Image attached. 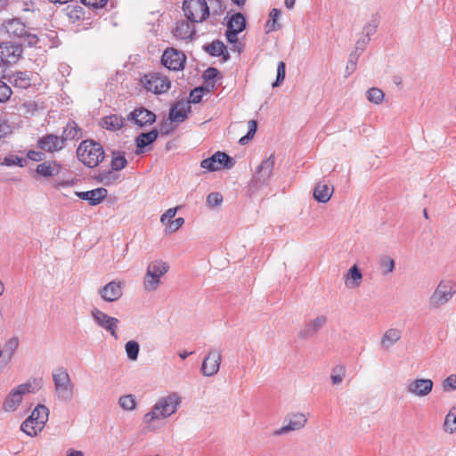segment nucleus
Here are the masks:
<instances>
[{"label": "nucleus", "instance_id": "f8f14e48", "mask_svg": "<svg viewBox=\"0 0 456 456\" xmlns=\"http://www.w3.org/2000/svg\"><path fill=\"white\" fill-rule=\"evenodd\" d=\"M22 53V47L12 42L0 44V67L15 63Z\"/></svg>", "mask_w": 456, "mask_h": 456}, {"label": "nucleus", "instance_id": "8fccbe9b", "mask_svg": "<svg viewBox=\"0 0 456 456\" xmlns=\"http://www.w3.org/2000/svg\"><path fill=\"white\" fill-rule=\"evenodd\" d=\"M208 2L212 5L214 15H220L226 9V5L223 0H208Z\"/></svg>", "mask_w": 456, "mask_h": 456}, {"label": "nucleus", "instance_id": "4d7b16f0", "mask_svg": "<svg viewBox=\"0 0 456 456\" xmlns=\"http://www.w3.org/2000/svg\"><path fill=\"white\" fill-rule=\"evenodd\" d=\"M25 43L28 44V46H36L39 41V38L37 35L32 34L26 30V35H24L23 38Z\"/></svg>", "mask_w": 456, "mask_h": 456}, {"label": "nucleus", "instance_id": "7c9ffc66", "mask_svg": "<svg viewBox=\"0 0 456 456\" xmlns=\"http://www.w3.org/2000/svg\"><path fill=\"white\" fill-rule=\"evenodd\" d=\"M9 81L13 86L21 89H27L31 86V78L26 71H17L13 73L10 76Z\"/></svg>", "mask_w": 456, "mask_h": 456}, {"label": "nucleus", "instance_id": "c03bdc74", "mask_svg": "<svg viewBox=\"0 0 456 456\" xmlns=\"http://www.w3.org/2000/svg\"><path fill=\"white\" fill-rule=\"evenodd\" d=\"M28 161L26 159L16 156V155H11L8 157H5L4 159V161L1 163L4 166L11 167L13 165H16L18 167H23L27 165Z\"/></svg>", "mask_w": 456, "mask_h": 456}, {"label": "nucleus", "instance_id": "4be33fe9", "mask_svg": "<svg viewBox=\"0 0 456 456\" xmlns=\"http://www.w3.org/2000/svg\"><path fill=\"white\" fill-rule=\"evenodd\" d=\"M75 194L79 199L88 201L91 206H97L108 196V191L100 187L87 191H76Z\"/></svg>", "mask_w": 456, "mask_h": 456}, {"label": "nucleus", "instance_id": "13d9d810", "mask_svg": "<svg viewBox=\"0 0 456 456\" xmlns=\"http://www.w3.org/2000/svg\"><path fill=\"white\" fill-rule=\"evenodd\" d=\"M27 158L32 161L39 162L45 159V154L42 151L31 150L27 152Z\"/></svg>", "mask_w": 456, "mask_h": 456}, {"label": "nucleus", "instance_id": "39448f33", "mask_svg": "<svg viewBox=\"0 0 456 456\" xmlns=\"http://www.w3.org/2000/svg\"><path fill=\"white\" fill-rule=\"evenodd\" d=\"M169 265L162 260L151 261L146 270L143 278V289L147 292L155 291L159 284L160 278L168 272Z\"/></svg>", "mask_w": 456, "mask_h": 456}, {"label": "nucleus", "instance_id": "37998d69", "mask_svg": "<svg viewBox=\"0 0 456 456\" xmlns=\"http://www.w3.org/2000/svg\"><path fill=\"white\" fill-rule=\"evenodd\" d=\"M395 260L388 256H382L379 259V266L384 274L392 273L395 269Z\"/></svg>", "mask_w": 456, "mask_h": 456}, {"label": "nucleus", "instance_id": "603ef678", "mask_svg": "<svg viewBox=\"0 0 456 456\" xmlns=\"http://www.w3.org/2000/svg\"><path fill=\"white\" fill-rule=\"evenodd\" d=\"M179 208V207H175V208H168L160 217V222L163 224H169L170 221H172V218H174L176 215V212H177V209Z\"/></svg>", "mask_w": 456, "mask_h": 456}, {"label": "nucleus", "instance_id": "58836bf2", "mask_svg": "<svg viewBox=\"0 0 456 456\" xmlns=\"http://www.w3.org/2000/svg\"><path fill=\"white\" fill-rule=\"evenodd\" d=\"M97 182L102 183L105 185H110L113 183L117 179L118 175L113 173V170H103L99 172V174L95 176Z\"/></svg>", "mask_w": 456, "mask_h": 456}, {"label": "nucleus", "instance_id": "dca6fc26", "mask_svg": "<svg viewBox=\"0 0 456 456\" xmlns=\"http://www.w3.org/2000/svg\"><path fill=\"white\" fill-rule=\"evenodd\" d=\"M172 33L177 39L184 41H193L196 39V28L194 23H191L188 20H177L175 28L172 29Z\"/></svg>", "mask_w": 456, "mask_h": 456}, {"label": "nucleus", "instance_id": "cd10ccee", "mask_svg": "<svg viewBox=\"0 0 456 456\" xmlns=\"http://www.w3.org/2000/svg\"><path fill=\"white\" fill-rule=\"evenodd\" d=\"M159 136V131L157 129H152L150 132L147 133H141L136 138H135V143H136V153H142L143 152V149L146 146L151 145L153 143Z\"/></svg>", "mask_w": 456, "mask_h": 456}, {"label": "nucleus", "instance_id": "9d476101", "mask_svg": "<svg viewBox=\"0 0 456 456\" xmlns=\"http://www.w3.org/2000/svg\"><path fill=\"white\" fill-rule=\"evenodd\" d=\"M275 165V158L273 155H270L268 158L264 159L261 164L257 167L252 180L251 185L259 188L268 184V181L273 173Z\"/></svg>", "mask_w": 456, "mask_h": 456}, {"label": "nucleus", "instance_id": "5701e85b", "mask_svg": "<svg viewBox=\"0 0 456 456\" xmlns=\"http://www.w3.org/2000/svg\"><path fill=\"white\" fill-rule=\"evenodd\" d=\"M62 169V166L57 161H44L38 164L35 173L44 178H50L58 175Z\"/></svg>", "mask_w": 456, "mask_h": 456}, {"label": "nucleus", "instance_id": "f257e3e1", "mask_svg": "<svg viewBox=\"0 0 456 456\" xmlns=\"http://www.w3.org/2000/svg\"><path fill=\"white\" fill-rule=\"evenodd\" d=\"M77 159L89 168L96 167L104 159L102 145L93 139L82 141L77 149Z\"/></svg>", "mask_w": 456, "mask_h": 456}, {"label": "nucleus", "instance_id": "a211bd4d", "mask_svg": "<svg viewBox=\"0 0 456 456\" xmlns=\"http://www.w3.org/2000/svg\"><path fill=\"white\" fill-rule=\"evenodd\" d=\"M124 283L119 281H112L99 289V295L105 302H115L123 295Z\"/></svg>", "mask_w": 456, "mask_h": 456}, {"label": "nucleus", "instance_id": "f03ea898", "mask_svg": "<svg viewBox=\"0 0 456 456\" xmlns=\"http://www.w3.org/2000/svg\"><path fill=\"white\" fill-rule=\"evenodd\" d=\"M180 403V398L175 394L159 398L151 411L143 416V421L151 423L155 419H166L171 416L176 411Z\"/></svg>", "mask_w": 456, "mask_h": 456}, {"label": "nucleus", "instance_id": "a18cd8bd", "mask_svg": "<svg viewBox=\"0 0 456 456\" xmlns=\"http://www.w3.org/2000/svg\"><path fill=\"white\" fill-rule=\"evenodd\" d=\"M219 70L216 68L209 67L202 74V77L208 86H215V78L218 76Z\"/></svg>", "mask_w": 456, "mask_h": 456}, {"label": "nucleus", "instance_id": "e2e57ef3", "mask_svg": "<svg viewBox=\"0 0 456 456\" xmlns=\"http://www.w3.org/2000/svg\"><path fill=\"white\" fill-rule=\"evenodd\" d=\"M15 388L20 392L21 396L28 393H35L36 391L34 388H32V385L29 382L20 384Z\"/></svg>", "mask_w": 456, "mask_h": 456}, {"label": "nucleus", "instance_id": "c85d7f7f", "mask_svg": "<svg viewBox=\"0 0 456 456\" xmlns=\"http://www.w3.org/2000/svg\"><path fill=\"white\" fill-rule=\"evenodd\" d=\"M21 402V395L16 388H13L6 396L3 403V410L6 412H12L16 411Z\"/></svg>", "mask_w": 456, "mask_h": 456}, {"label": "nucleus", "instance_id": "393cba45", "mask_svg": "<svg viewBox=\"0 0 456 456\" xmlns=\"http://www.w3.org/2000/svg\"><path fill=\"white\" fill-rule=\"evenodd\" d=\"M83 136V132L81 127L77 125V123L74 120H69L65 127H63L61 138L63 140L64 144L66 142L72 140H79Z\"/></svg>", "mask_w": 456, "mask_h": 456}, {"label": "nucleus", "instance_id": "e433bc0d", "mask_svg": "<svg viewBox=\"0 0 456 456\" xmlns=\"http://www.w3.org/2000/svg\"><path fill=\"white\" fill-rule=\"evenodd\" d=\"M281 15L279 9L273 8L269 14L270 19L266 22L267 33L275 31L281 28V24L278 23V19Z\"/></svg>", "mask_w": 456, "mask_h": 456}, {"label": "nucleus", "instance_id": "79ce46f5", "mask_svg": "<svg viewBox=\"0 0 456 456\" xmlns=\"http://www.w3.org/2000/svg\"><path fill=\"white\" fill-rule=\"evenodd\" d=\"M366 95L368 101L375 104L380 103L384 98L383 91L378 87L370 88L367 91Z\"/></svg>", "mask_w": 456, "mask_h": 456}, {"label": "nucleus", "instance_id": "0e129e2a", "mask_svg": "<svg viewBox=\"0 0 456 456\" xmlns=\"http://www.w3.org/2000/svg\"><path fill=\"white\" fill-rule=\"evenodd\" d=\"M357 59H358V56L356 54L352 53L350 55V58H349V61H348V63H347L346 69L349 75L355 70Z\"/></svg>", "mask_w": 456, "mask_h": 456}, {"label": "nucleus", "instance_id": "72a5a7b5", "mask_svg": "<svg viewBox=\"0 0 456 456\" xmlns=\"http://www.w3.org/2000/svg\"><path fill=\"white\" fill-rule=\"evenodd\" d=\"M102 126L107 130H119L124 126V118L118 115H110L102 119Z\"/></svg>", "mask_w": 456, "mask_h": 456}, {"label": "nucleus", "instance_id": "338daca9", "mask_svg": "<svg viewBox=\"0 0 456 456\" xmlns=\"http://www.w3.org/2000/svg\"><path fill=\"white\" fill-rule=\"evenodd\" d=\"M377 24L376 23H368L363 28V32L365 34V37H370V35H373L377 30Z\"/></svg>", "mask_w": 456, "mask_h": 456}, {"label": "nucleus", "instance_id": "bf43d9fd", "mask_svg": "<svg viewBox=\"0 0 456 456\" xmlns=\"http://www.w3.org/2000/svg\"><path fill=\"white\" fill-rule=\"evenodd\" d=\"M241 31L236 30L235 28H228L225 31V37L230 44H235L238 42V34Z\"/></svg>", "mask_w": 456, "mask_h": 456}, {"label": "nucleus", "instance_id": "1a4fd4ad", "mask_svg": "<svg viewBox=\"0 0 456 456\" xmlns=\"http://www.w3.org/2000/svg\"><path fill=\"white\" fill-rule=\"evenodd\" d=\"M142 86L155 94H161L167 92L171 87V82L166 76L159 73H150L141 78Z\"/></svg>", "mask_w": 456, "mask_h": 456}, {"label": "nucleus", "instance_id": "0eeeda50", "mask_svg": "<svg viewBox=\"0 0 456 456\" xmlns=\"http://www.w3.org/2000/svg\"><path fill=\"white\" fill-rule=\"evenodd\" d=\"M456 293V284L451 281H441L428 299L431 308L436 309L445 305Z\"/></svg>", "mask_w": 456, "mask_h": 456}, {"label": "nucleus", "instance_id": "052dcab7", "mask_svg": "<svg viewBox=\"0 0 456 456\" xmlns=\"http://www.w3.org/2000/svg\"><path fill=\"white\" fill-rule=\"evenodd\" d=\"M85 5L91 6L94 8L103 7L108 0H80Z\"/></svg>", "mask_w": 456, "mask_h": 456}, {"label": "nucleus", "instance_id": "6e6d98bb", "mask_svg": "<svg viewBox=\"0 0 456 456\" xmlns=\"http://www.w3.org/2000/svg\"><path fill=\"white\" fill-rule=\"evenodd\" d=\"M443 387L445 391L456 389V375L452 374L443 381Z\"/></svg>", "mask_w": 456, "mask_h": 456}, {"label": "nucleus", "instance_id": "c9c22d12", "mask_svg": "<svg viewBox=\"0 0 456 456\" xmlns=\"http://www.w3.org/2000/svg\"><path fill=\"white\" fill-rule=\"evenodd\" d=\"M127 165L125 152L115 151L112 152V159L110 163L113 171H119L125 168Z\"/></svg>", "mask_w": 456, "mask_h": 456}, {"label": "nucleus", "instance_id": "473e14b6", "mask_svg": "<svg viewBox=\"0 0 456 456\" xmlns=\"http://www.w3.org/2000/svg\"><path fill=\"white\" fill-rule=\"evenodd\" d=\"M402 332L398 329L387 330L381 338V346L385 349L390 348L397 341L400 340Z\"/></svg>", "mask_w": 456, "mask_h": 456}, {"label": "nucleus", "instance_id": "de8ad7c7", "mask_svg": "<svg viewBox=\"0 0 456 456\" xmlns=\"http://www.w3.org/2000/svg\"><path fill=\"white\" fill-rule=\"evenodd\" d=\"M12 94V91L11 87L6 83L0 80V103L6 102Z\"/></svg>", "mask_w": 456, "mask_h": 456}, {"label": "nucleus", "instance_id": "4468645a", "mask_svg": "<svg viewBox=\"0 0 456 456\" xmlns=\"http://www.w3.org/2000/svg\"><path fill=\"white\" fill-rule=\"evenodd\" d=\"M307 421V418L304 413L296 412L286 415L283 426L274 431V436H281L290 431H296L303 428Z\"/></svg>", "mask_w": 456, "mask_h": 456}, {"label": "nucleus", "instance_id": "20e7f679", "mask_svg": "<svg viewBox=\"0 0 456 456\" xmlns=\"http://www.w3.org/2000/svg\"><path fill=\"white\" fill-rule=\"evenodd\" d=\"M49 409L44 404H37L31 414L22 422L21 431L33 437L40 432L48 420Z\"/></svg>", "mask_w": 456, "mask_h": 456}, {"label": "nucleus", "instance_id": "9b49d317", "mask_svg": "<svg viewBox=\"0 0 456 456\" xmlns=\"http://www.w3.org/2000/svg\"><path fill=\"white\" fill-rule=\"evenodd\" d=\"M161 62L170 70H183L186 62V55L183 51L168 47L163 52Z\"/></svg>", "mask_w": 456, "mask_h": 456}, {"label": "nucleus", "instance_id": "49530a36", "mask_svg": "<svg viewBox=\"0 0 456 456\" xmlns=\"http://www.w3.org/2000/svg\"><path fill=\"white\" fill-rule=\"evenodd\" d=\"M286 74V65L283 61H279L277 66L276 80L273 83V87L279 86L284 80Z\"/></svg>", "mask_w": 456, "mask_h": 456}, {"label": "nucleus", "instance_id": "6ab92c4d", "mask_svg": "<svg viewBox=\"0 0 456 456\" xmlns=\"http://www.w3.org/2000/svg\"><path fill=\"white\" fill-rule=\"evenodd\" d=\"M127 119L134 122L138 126L143 127L147 125H152L156 121V115L152 111L140 107L131 111Z\"/></svg>", "mask_w": 456, "mask_h": 456}, {"label": "nucleus", "instance_id": "aec40b11", "mask_svg": "<svg viewBox=\"0 0 456 456\" xmlns=\"http://www.w3.org/2000/svg\"><path fill=\"white\" fill-rule=\"evenodd\" d=\"M37 145L40 150L50 153L60 151L65 147L61 136L53 134H48L39 138Z\"/></svg>", "mask_w": 456, "mask_h": 456}, {"label": "nucleus", "instance_id": "412c9836", "mask_svg": "<svg viewBox=\"0 0 456 456\" xmlns=\"http://www.w3.org/2000/svg\"><path fill=\"white\" fill-rule=\"evenodd\" d=\"M434 383L430 379H416L407 386V392L423 397L431 393Z\"/></svg>", "mask_w": 456, "mask_h": 456}, {"label": "nucleus", "instance_id": "2eb2a0df", "mask_svg": "<svg viewBox=\"0 0 456 456\" xmlns=\"http://www.w3.org/2000/svg\"><path fill=\"white\" fill-rule=\"evenodd\" d=\"M222 356L219 351L210 349L202 362L201 373L205 377H213L220 369Z\"/></svg>", "mask_w": 456, "mask_h": 456}, {"label": "nucleus", "instance_id": "ea45409f", "mask_svg": "<svg viewBox=\"0 0 456 456\" xmlns=\"http://www.w3.org/2000/svg\"><path fill=\"white\" fill-rule=\"evenodd\" d=\"M119 406L126 411H132L136 406L135 397L133 395H122L118 399Z\"/></svg>", "mask_w": 456, "mask_h": 456}, {"label": "nucleus", "instance_id": "5fc2aeb1", "mask_svg": "<svg viewBox=\"0 0 456 456\" xmlns=\"http://www.w3.org/2000/svg\"><path fill=\"white\" fill-rule=\"evenodd\" d=\"M333 372H338V373L337 374H334V373L331 374L332 383L335 384V385L340 384L342 382V380H343V376H344V372H345L344 367L343 366H338V367H336L333 370Z\"/></svg>", "mask_w": 456, "mask_h": 456}, {"label": "nucleus", "instance_id": "3c124183", "mask_svg": "<svg viewBox=\"0 0 456 456\" xmlns=\"http://www.w3.org/2000/svg\"><path fill=\"white\" fill-rule=\"evenodd\" d=\"M203 87H195L193 90L191 91L190 94V101L189 103H199L202 100L203 96Z\"/></svg>", "mask_w": 456, "mask_h": 456}, {"label": "nucleus", "instance_id": "f704fd0d", "mask_svg": "<svg viewBox=\"0 0 456 456\" xmlns=\"http://www.w3.org/2000/svg\"><path fill=\"white\" fill-rule=\"evenodd\" d=\"M228 28H235L239 31H243L246 28V20L241 12H236L232 15L226 24Z\"/></svg>", "mask_w": 456, "mask_h": 456}, {"label": "nucleus", "instance_id": "c756f323", "mask_svg": "<svg viewBox=\"0 0 456 456\" xmlns=\"http://www.w3.org/2000/svg\"><path fill=\"white\" fill-rule=\"evenodd\" d=\"M333 188H330L328 184L320 182L314 189V198L321 203H326L331 198Z\"/></svg>", "mask_w": 456, "mask_h": 456}, {"label": "nucleus", "instance_id": "864d4df0", "mask_svg": "<svg viewBox=\"0 0 456 456\" xmlns=\"http://www.w3.org/2000/svg\"><path fill=\"white\" fill-rule=\"evenodd\" d=\"M19 346L18 338L12 337L4 345V351L9 353V357L12 355L14 351L17 349Z\"/></svg>", "mask_w": 456, "mask_h": 456}, {"label": "nucleus", "instance_id": "a878e982", "mask_svg": "<svg viewBox=\"0 0 456 456\" xmlns=\"http://www.w3.org/2000/svg\"><path fill=\"white\" fill-rule=\"evenodd\" d=\"M6 32L14 38H23L26 35V25L20 19L14 18L4 22Z\"/></svg>", "mask_w": 456, "mask_h": 456}, {"label": "nucleus", "instance_id": "423d86ee", "mask_svg": "<svg viewBox=\"0 0 456 456\" xmlns=\"http://www.w3.org/2000/svg\"><path fill=\"white\" fill-rule=\"evenodd\" d=\"M183 11L186 19L191 23L203 22L210 14L207 0H183Z\"/></svg>", "mask_w": 456, "mask_h": 456}, {"label": "nucleus", "instance_id": "680f3d73", "mask_svg": "<svg viewBox=\"0 0 456 456\" xmlns=\"http://www.w3.org/2000/svg\"><path fill=\"white\" fill-rule=\"evenodd\" d=\"M184 224V219L183 217H178L175 220H172L167 224V228L170 232L177 231L183 224Z\"/></svg>", "mask_w": 456, "mask_h": 456}, {"label": "nucleus", "instance_id": "ddd939ff", "mask_svg": "<svg viewBox=\"0 0 456 456\" xmlns=\"http://www.w3.org/2000/svg\"><path fill=\"white\" fill-rule=\"evenodd\" d=\"M92 317L95 323L110 333V335L118 339L117 330L119 323L118 319L108 315L106 313L100 309L94 308L91 312Z\"/></svg>", "mask_w": 456, "mask_h": 456}, {"label": "nucleus", "instance_id": "2f4dec72", "mask_svg": "<svg viewBox=\"0 0 456 456\" xmlns=\"http://www.w3.org/2000/svg\"><path fill=\"white\" fill-rule=\"evenodd\" d=\"M345 278L346 287L356 288L359 287L362 282V273L359 267L356 265H354L350 267L345 275Z\"/></svg>", "mask_w": 456, "mask_h": 456}, {"label": "nucleus", "instance_id": "4c0bfd02", "mask_svg": "<svg viewBox=\"0 0 456 456\" xmlns=\"http://www.w3.org/2000/svg\"><path fill=\"white\" fill-rule=\"evenodd\" d=\"M456 409L452 408L449 413L445 416L444 429L445 432L452 434L456 432V413L454 412Z\"/></svg>", "mask_w": 456, "mask_h": 456}, {"label": "nucleus", "instance_id": "b1692460", "mask_svg": "<svg viewBox=\"0 0 456 456\" xmlns=\"http://www.w3.org/2000/svg\"><path fill=\"white\" fill-rule=\"evenodd\" d=\"M203 50L213 57L222 56L224 61L230 59V53L225 45L218 39L214 40L210 44L204 45Z\"/></svg>", "mask_w": 456, "mask_h": 456}, {"label": "nucleus", "instance_id": "7ed1b4c3", "mask_svg": "<svg viewBox=\"0 0 456 456\" xmlns=\"http://www.w3.org/2000/svg\"><path fill=\"white\" fill-rule=\"evenodd\" d=\"M54 391L58 400L62 403H69L74 397V384L68 370L63 367L56 368L53 371Z\"/></svg>", "mask_w": 456, "mask_h": 456}, {"label": "nucleus", "instance_id": "bb28decb", "mask_svg": "<svg viewBox=\"0 0 456 456\" xmlns=\"http://www.w3.org/2000/svg\"><path fill=\"white\" fill-rule=\"evenodd\" d=\"M191 111L189 102H178L169 110V119L172 122H183Z\"/></svg>", "mask_w": 456, "mask_h": 456}, {"label": "nucleus", "instance_id": "f3484780", "mask_svg": "<svg viewBox=\"0 0 456 456\" xmlns=\"http://www.w3.org/2000/svg\"><path fill=\"white\" fill-rule=\"evenodd\" d=\"M328 322L325 315H318L309 320L297 333V337L301 339H308L313 338L321 329H322Z\"/></svg>", "mask_w": 456, "mask_h": 456}, {"label": "nucleus", "instance_id": "774afa93", "mask_svg": "<svg viewBox=\"0 0 456 456\" xmlns=\"http://www.w3.org/2000/svg\"><path fill=\"white\" fill-rule=\"evenodd\" d=\"M257 129V122L255 119H251L248 122V133L251 135H255Z\"/></svg>", "mask_w": 456, "mask_h": 456}, {"label": "nucleus", "instance_id": "a19ab883", "mask_svg": "<svg viewBox=\"0 0 456 456\" xmlns=\"http://www.w3.org/2000/svg\"><path fill=\"white\" fill-rule=\"evenodd\" d=\"M140 346L136 341L130 340L126 342L125 350L128 359L135 361L138 358Z\"/></svg>", "mask_w": 456, "mask_h": 456}, {"label": "nucleus", "instance_id": "09e8293b", "mask_svg": "<svg viewBox=\"0 0 456 456\" xmlns=\"http://www.w3.org/2000/svg\"><path fill=\"white\" fill-rule=\"evenodd\" d=\"M223 202V196L220 192H211L207 197V204L209 207L219 206Z\"/></svg>", "mask_w": 456, "mask_h": 456}, {"label": "nucleus", "instance_id": "69168bd1", "mask_svg": "<svg viewBox=\"0 0 456 456\" xmlns=\"http://www.w3.org/2000/svg\"><path fill=\"white\" fill-rule=\"evenodd\" d=\"M369 41L370 37H363L362 38L358 39L356 42L355 52L360 50V53H362Z\"/></svg>", "mask_w": 456, "mask_h": 456}, {"label": "nucleus", "instance_id": "6e6552de", "mask_svg": "<svg viewBox=\"0 0 456 456\" xmlns=\"http://www.w3.org/2000/svg\"><path fill=\"white\" fill-rule=\"evenodd\" d=\"M234 165V159L224 151H216L211 157L207 158L200 162V167L208 170V172L231 169Z\"/></svg>", "mask_w": 456, "mask_h": 456}]
</instances>
